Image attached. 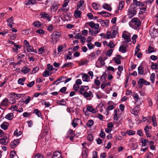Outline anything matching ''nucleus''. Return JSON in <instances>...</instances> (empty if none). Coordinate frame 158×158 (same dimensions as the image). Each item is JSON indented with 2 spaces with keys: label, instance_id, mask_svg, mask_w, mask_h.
Wrapping results in <instances>:
<instances>
[{
  "label": "nucleus",
  "instance_id": "obj_18",
  "mask_svg": "<svg viewBox=\"0 0 158 158\" xmlns=\"http://www.w3.org/2000/svg\"><path fill=\"white\" fill-rule=\"evenodd\" d=\"M149 33L152 37H155L156 36V31L153 28L150 30Z\"/></svg>",
  "mask_w": 158,
  "mask_h": 158
},
{
  "label": "nucleus",
  "instance_id": "obj_24",
  "mask_svg": "<svg viewBox=\"0 0 158 158\" xmlns=\"http://www.w3.org/2000/svg\"><path fill=\"white\" fill-rule=\"evenodd\" d=\"M14 117V114L13 113H9L6 116V118L9 120H11Z\"/></svg>",
  "mask_w": 158,
  "mask_h": 158
},
{
  "label": "nucleus",
  "instance_id": "obj_27",
  "mask_svg": "<svg viewBox=\"0 0 158 158\" xmlns=\"http://www.w3.org/2000/svg\"><path fill=\"white\" fill-rule=\"evenodd\" d=\"M8 100L7 98H5L3 99L2 102L1 104L2 106H7L8 104Z\"/></svg>",
  "mask_w": 158,
  "mask_h": 158
},
{
  "label": "nucleus",
  "instance_id": "obj_8",
  "mask_svg": "<svg viewBox=\"0 0 158 158\" xmlns=\"http://www.w3.org/2000/svg\"><path fill=\"white\" fill-rule=\"evenodd\" d=\"M7 21L8 22V25L11 28H12L13 26V25L14 24L13 17H11L10 18L7 19Z\"/></svg>",
  "mask_w": 158,
  "mask_h": 158
},
{
  "label": "nucleus",
  "instance_id": "obj_3",
  "mask_svg": "<svg viewBox=\"0 0 158 158\" xmlns=\"http://www.w3.org/2000/svg\"><path fill=\"white\" fill-rule=\"evenodd\" d=\"M122 37L125 40V41L123 42V45H127V43L131 41V40L129 36L126 34H123L122 35Z\"/></svg>",
  "mask_w": 158,
  "mask_h": 158
},
{
  "label": "nucleus",
  "instance_id": "obj_39",
  "mask_svg": "<svg viewBox=\"0 0 158 158\" xmlns=\"http://www.w3.org/2000/svg\"><path fill=\"white\" fill-rule=\"evenodd\" d=\"M87 110L89 112H92L93 113H95L96 110L95 109H94L93 107L91 106H88L87 108Z\"/></svg>",
  "mask_w": 158,
  "mask_h": 158
},
{
  "label": "nucleus",
  "instance_id": "obj_47",
  "mask_svg": "<svg viewBox=\"0 0 158 158\" xmlns=\"http://www.w3.org/2000/svg\"><path fill=\"white\" fill-rule=\"evenodd\" d=\"M87 138L88 140L92 141L93 140V134H90L88 135Z\"/></svg>",
  "mask_w": 158,
  "mask_h": 158
},
{
  "label": "nucleus",
  "instance_id": "obj_50",
  "mask_svg": "<svg viewBox=\"0 0 158 158\" xmlns=\"http://www.w3.org/2000/svg\"><path fill=\"white\" fill-rule=\"evenodd\" d=\"M50 75L49 71L46 70H45L43 74V76L44 77H47Z\"/></svg>",
  "mask_w": 158,
  "mask_h": 158
},
{
  "label": "nucleus",
  "instance_id": "obj_10",
  "mask_svg": "<svg viewBox=\"0 0 158 158\" xmlns=\"http://www.w3.org/2000/svg\"><path fill=\"white\" fill-rule=\"evenodd\" d=\"M82 14V12L77 10V9L75 10L74 12V16L76 18H81V15Z\"/></svg>",
  "mask_w": 158,
  "mask_h": 158
},
{
  "label": "nucleus",
  "instance_id": "obj_20",
  "mask_svg": "<svg viewBox=\"0 0 158 158\" xmlns=\"http://www.w3.org/2000/svg\"><path fill=\"white\" fill-rule=\"evenodd\" d=\"M105 37L106 39H109L110 38H114V36H113L112 33L110 31H108L106 34Z\"/></svg>",
  "mask_w": 158,
  "mask_h": 158
},
{
  "label": "nucleus",
  "instance_id": "obj_21",
  "mask_svg": "<svg viewBox=\"0 0 158 158\" xmlns=\"http://www.w3.org/2000/svg\"><path fill=\"white\" fill-rule=\"evenodd\" d=\"M144 80L143 78H140L138 81V84L140 88L143 86V85H144Z\"/></svg>",
  "mask_w": 158,
  "mask_h": 158
},
{
  "label": "nucleus",
  "instance_id": "obj_41",
  "mask_svg": "<svg viewBox=\"0 0 158 158\" xmlns=\"http://www.w3.org/2000/svg\"><path fill=\"white\" fill-rule=\"evenodd\" d=\"M88 62L87 61V60H81L79 62V66H81L84 64H87Z\"/></svg>",
  "mask_w": 158,
  "mask_h": 158
},
{
  "label": "nucleus",
  "instance_id": "obj_61",
  "mask_svg": "<svg viewBox=\"0 0 158 158\" xmlns=\"http://www.w3.org/2000/svg\"><path fill=\"white\" fill-rule=\"evenodd\" d=\"M113 50L112 49H110L107 52L106 55L110 57V56L112 53Z\"/></svg>",
  "mask_w": 158,
  "mask_h": 158
},
{
  "label": "nucleus",
  "instance_id": "obj_49",
  "mask_svg": "<svg viewBox=\"0 0 158 158\" xmlns=\"http://www.w3.org/2000/svg\"><path fill=\"white\" fill-rule=\"evenodd\" d=\"M22 132L20 131H18V129H16L14 132V135H17V136H19L20 135Z\"/></svg>",
  "mask_w": 158,
  "mask_h": 158
},
{
  "label": "nucleus",
  "instance_id": "obj_32",
  "mask_svg": "<svg viewBox=\"0 0 158 158\" xmlns=\"http://www.w3.org/2000/svg\"><path fill=\"white\" fill-rule=\"evenodd\" d=\"M152 120L153 123V125L154 127L157 126V122L156 120V118L155 115L154 114L152 117Z\"/></svg>",
  "mask_w": 158,
  "mask_h": 158
},
{
  "label": "nucleus",
  "instance_id": "obj_6",
  "mask_svg": "<svg viewBox=\"0 0 158 158\" xmlns=\"http://www.w3.org/2000/svg\"><path fill=\"white\" fill-rule=\"evenodd\" d=\"M52 158H63L60 152L58 151L53 153Z\"/></svg>",
  "mask_w": 158,
  "mask_h": 158
},
{
  "label": "nucleus",
  "instance_id": "obj_22",
  "mask_svg": "<svg viewBox=\"0 0 158 158\" xmlns=\"http://www.w3.org/2000/svg\"><path fill=\"white\" fill-rule=\"evenodd\" d=\"M21 48V46L19 45L15 44L14 47L12 48L13 51L15 52H17L18 50V49H20Z\"/></svg>",
  "mask_w": 158,
  "mask_h": 158
},
{
  "label": "nucleus",
  "instance_id": "obj_2",
  "mask_svg": "<svg viewBox=\"0 0 158 158\" xmlns=\"http://www.w3.org/2000/svg\"><path fill=\"white\" fill-rule=\"evenodd\" d=\"M133 97L135 98V102L136 104L139 106L141 104L142 101L139 98V96L137 94H134L132 95Z\"/></svg>",
  "mask_w": 158,
  "mask_h": 158
},
{
  "label": "nucleus",
  "instance_id": "obj_23",
  "mask_svg": "<svg viewBox=\"0 0 158 158\" xmlns=\"http://www.w3.org/2000/svg\"><path fill=\"white\" fill-rule=\"evenodd\" d=\"M138 73L139 74L142 75L144 73L143 67L142 66L140 65L138 68Z\"/></svg>",
  "mask_w": 158,
  "mask_h": 158
},
{
  "label": "nucleus",
  "instance_id": "obj_26",
  "mask_svg": "<svg viewBox=\"0 0 158 158\" xmlns=\"http://www.w3.org/2000/svg\"><path fill=\"white\" fill-rule=\"evenodd\" d=\"M27 50L28 52H34L35 53H36V51H35L33 47L32 46L30 45L27 47Z\"/></svg>",
  "mask_w": 158,
  "mask_h": 158
},
{
  "label": "nucleus",
  "instance_id": "obj_42",
  "mask_svg": "<svg viewBox=\"0 0 158 158\" xmlns=\"http://www.w3.org/2000/svg\"><path fill=\"white\" fill-rule=\"evenodd\" d=\"M149 142L148 140H146L145 139H142V141L141 143H142V146L144 147L145 146L147 143Z\"/></svg>",
  "mask_w": 158,
  "mask_h": 158
},
{
  "label": "nucleus",
  "instance_id": "obj_52",
  "mask_svg": "<svg viewBox=\"0 0 158 158\" xmlns=\"http://www.w3.org/2000/svg\"><path fill=\"white\" fill-rule=\"evenodd\" d=\"M136 6L135 4L133 3L131 5L128 10H134V9L136 8Z\"/></svg>",
  "mask_w": 158,
  "mask_h": 158
},
{
  "label": "nucleus",
  "instance_id": "obj_1",
  "mask_svg": "<svg viewBox=\"0 0 158 158\" xmlns=\"http://www.w3.org/2000/svg\"><path fill=\"white\" fill-rule=\"evenodd\" d=\"M83 96L87 98L88 100H90L93 97V94L92 91H89V92L85 91L83 95Z\"/></svg>",
  "mask_w": 158,
  "mask_h": 158
},
{
  "label": "nucleus",
  "instance_id": "obj_43",
  "mask_svg": "<svg viewBox=\"0 0 158 158\" xmlns=\"http://www.w3.org/2000/svg\"><path fill=\"white\" fill-rule=\"evenodd\" d=\"M73 65V64L72 63H65L64 64V65L62 67V68L65 67H72Z\"/></svg>",
  "mask_w": 158,
  "mask_h": 158
},
{
  "label": "nucleus",
  "instance_id": "obj_60",
  "mask_svg": "<svg viewBox=\"0 0 158 158\" xmlns=\"http://www.w3.org/2000/svg\"><path fill=\"white\" fill-rule=\"evenodd\" d=\"M69 2V0H64L63 4L62 6L63 7H66L68 5V3Z\"/></svg>",
  "mask_w": 158,
  "mask_h": 158
},
{
  "label": "nucleus",
  "instance_id": "obj_48",
  "mask_svg": "<svg viewBox=\"0 0 158 158\" xmlns=\"http://www.w3.org/2000/svg\"><path fill=\"white\" fill-rule=\"evenodd\" d=\"M155 52L154 48L151 46H149L148 48V52L149 53Z\"/></svg>",
  "mask_w": 158,
  "mask_h": 158
},
{
  "label": "nucleus",
  "instance_id": "obj_37",
  "mask_svg": "<svg viewBox=\"0 0 158 158\" xmlns=\"http://www.w3.org/2000/svg\"><path fill=\"white\" fill-rule=\"evenodd\" d=\"M84 1L83 0H80L77 3V10H78L82 6L83 4L84 3Z\"/></svg>",
  "mask_w": 158,
  "mask_h": 158
},
{
  "label": "nucleus",
  "instance_id": "obj_38",
  "mask_svg": "<svg viewBox=\"0 0 158 158\" xmlns=\"http://www.w3.org/2000/svg\"><path fill=\"white\" fill-rule=\"evenodd\" d=\"M23 73H26L30 71V69L26 67H23L21 70Z\"/></svg>",
  "mask_w": 158,
  "mask_h": 158
},
{
  "label": "nucleus",
  "instance_id": "obj_44",
  "mask_svg": "<svg viewBox=\"0 0 158 158\" xmlns=\"http://www.w3.org/2000/svg\"><path fill=\"white\" fill-rule=\"evenodd\" d=\"M94 124V122L92 120H89L87 123V125L88 127H91Z\"/></svg>",
  "mask_w": 158,
  "mask_h": 158
},
{
  "label": "nucleus",
  "instance_id": "obj_28",
  "mask_svg": "<svg viewBox=\"0 0 158 158\" xmlns=\"http://www.w3.org/2000/svg\"><path fill=\"white\" fill-rule=\"evenodd\" d=\"M57 103L60 105H64L66 104V102L64 99H63L61 100H58Z\"/></svg>",
  "mask_w": 158,
  "mask_h": 158
},
{
  "label": "nucleus",
  "instance_id": "obj_35",
  "mask_svg": "<svg viewBox=\"0 0 158 158\" xmlns=\"http://www.w3.org/2000/svg\"><path fill=\"white\" fill-rule=\"evenodd\" d=\"M98 14L103 16H108L110 14V13L106 12V11H102L101 12H98Z\"/></svg>",
  "mask_w": 158,
  "mask_h": 158
},
{
  "label": "nucleus",
  "instance_id": "obj_17",
  "mask_svg": "<svg viewBox=\"0 0 158 158\" xmlns=\"http://www.w3.org/2000/svg\"><path fill=\"white\" fill-rule=\"evenodd\" d=\"M102 7L104 9L106 10L109 11H110L112 10L111 6L106 3L104 4L102 6Z\"/></svg>",
  "mask_w": 158,
  "mask_h": 158
},
{
  "label": "nucleus",
  "instance_id": "obj_31",
  "mask_svg": "<svg viewBox=\"0 0 158 158\" xmlns=\"http://www.w3.org/2000/svg\"><path fill=\"white\" fill-rule=\"evenodd\" d=\"M138 108H139V107L137 106H135L134 107V108L133 109L131 110V113L137 115V114H135V113L138 112Z\"/></svg>",
  "mask_w": 158,
  "mask_h": 158
},
{
  "label": "nucleus",
  "instance_id": "obj_33",
  "mask_svg": "<svg viewBox=\"0 0 158 158\" xmlns=\"http://www.w3.org/2000/svg\"><path fill=\"white\" fill-rule=\"evenodd\" d=\"M35 2V0H29L28 1H26L25 2L26 5H34Z\"/></svg>",
  "mask_w": 158,
  "mask_h": 158
},
{
  "label": "nucleus",
  "instance_id": "obj_19",
  "mask_svg": "<svg viewBox=\"0 0 158 158\" xmlns=\"http://www.w3.org/2000/svg\"><path fill=\"white\" fill-rule=\"evenodd\" d=\"M133 2L135 4L136 6L142 7L144 6V4L143 3L140 2L138 1L137 0H133Z\"/></svg>",
  "mask_w": 158,
  "mask_h": 158
},
{
  "label": "nucleus",
  "instance_id": "obj_14",
  "mask_svg": "<svg viewBox=\"0 0 158 158\" xmlns=\"http://www.w3.org/2000/svg\"><path fill=\"white\" fill-rule=\"evenodd\" d=\"M82 79L83 81L87 82L89 81L90 77L87 74L84 73L82 74Z\"/></svg>",
  "mask_w": 158,
  "mask_h": 158
},
{
  "label": "nucleus",
  "instance_id": "obj_34",
  "mask_svg": "<svg viewBox=\"0 0 158 158\" xmlns=\"http://www.w3.org/2000/svg\"><path fill=\"white\" fill-rule=\"evenodd\" d=\"M33 113H34L35 114L39 117H41V113L40 111L38 109H35L34 110Z\"/></svg>",
  "mask_w": 158,
  "mask_h": 158
},
{
  "label": "nucleus",
  "instance_id": "obj_13",
  "mask_svg": "<svg viewBox=\"0 0 158 158\" xmlns=\"http://www.w3.org/2000/svg\"><path fill=\"white\" fill-rule=\"evenodd\" d=\"M127 45H121L119 48V51L123 53H125L127 51L126 48L127 47Z\"/></svg>",
  "mask_w": 158,
  "mask_h": 158
},
{
  "label": "nucleus",
  "instance_id": "obj_57",
  "mask_svg": "<svg viewBox=\"0 0 158 158\" xmlns=\"http://www.w3.org/2000/svg\"><path fill=\"white\" fill-rule=\"evenodd\" d=\"M11 94L13 95L14 98L17 99L20 98L21 97V94H16L14 93H12Z\"/></svg>",
  "mask_w": 158,
  "mask_h": 158
},
{
  "label": "nucleus",
  "instance_id": "obj_56",
  "mask_svg": "<svg viewBox=\"0 0 158 158\" xmlns=\"http://www.w3.org/2000/svg\"><path fill=\"white\" fill-rule=\"evenodd\" d=\"M113 60L115 61V62L118 64L121 63V60L118 59L117 58L115 57L113 58Z\"/></svg>",
  "mask_w": 158,
  "mask_h": 158
},
{
  "label": "nucleus",
  "instance_id": "obj_29",
  "mask_svg": "<svg viewBox=\"0 0 158 158\" xmlns=\"http://www.w3.org/2000/svg\"><path fill=\"white\" fill-rule=\"evenodd\" d=\"M6 138H3L0 139V143L2 145H6L7 142H6V140L7 139L6 137Z\"/></svg>",
  "mask_w": 158,
  "mask_h": 158
},
{
  "label": "nucleus",
  "instance_id": "obj_53",
  "mask_svg": "<svg viewBox=\"0 0 158 158\" xmlns=\"http://www.w3.org/2000/svg\"><path fill=\"white\" fill-rule=\"evenodd\" d=\"M158 65L157 63H154L153 62H152L151 66V68L152 69H155L157 68Z\"/></svg>",
  "mask_w": 158,
  "mask_h": 158
},
{
  "label": "nucleus",
  "instance_id": "obj_7",
  "mask_svg": "<svg viewBox=\"0 0 158 158\" xmlns=\"http://www.w3.org/2000/svg\"><path fill=\"white\" fill-rule=\"evenodd\" d=\"M40 16H41V18L47 19V20L48 21L51 20V18L49 17V15L48 14L44 12L41 13L40 14Z\"/></svg>",
  "mask_w": 158,
  "mask_h": 158
},
{
  "label": "nucleus",
  "instance_id": "obj_51",
  "mask_svg": "<svg viewBox=\"0 0 158 158\" xmlns=\"http://www.w3.org/2000/svg\"><path fill=\"white\" fill-rule=\"evenodd\" d=\"M31 99V97L28 96H27L26 100L25 101H23V102L25 104L27 105L28 104V103L29 102Z\"/></svg>",
  "mask_w": 158,
  "mask_h": 158
},
{
  "label": "nucleus",
  "instance_id": "obj_11",
  "mask_svg": "<svg viewBox=\"0 0 158 158\" xmlns=\"http://www.w3.org/2000/svg\"><path fill=\"white\" fill-rule=\"evenodd\" d=\"M136 13V11L135 10H128V15L129 18H131Z\"/></svg>",
  "mask_w": 158,
  "mask_h": 158
},
{
  "label": "nucleus",
  "instance_id": "obj_30",
  "mask_svg": "<svg viewBox=\"0 0 158 158\" xmlns=\"http://www.w3.org/2000/svg\"><path fill=\"white\" fill-rule=\"evenodd\" d=\"M124 2L123 1H122L119 2L118 9L120 10H121L123 8L124 5Z\"/></svg>",
  "mask_w": 158,
  "mask_h": 158
},
{
  "label": "nucleus",
  "instance_id": "obj_4",
  "mask_svg": "<svg viewBox=\"0 0 158 158\" xmlns=\"http://www.w3.org/2000/svg\"><path fill=\"white\" fill-rule=\"evenodd\" d=\"M131 21L134 23L138 27H139L141 24V22L140 20L136 18H133Z\"/></svg>",
  "mask_w": 158,
  "mask_h": 158
},
{
  "label": "nucleus",
  "instance_id": "obj_45",
  "mask_svg": "<svg viewBox=\"0 0 158 158\" xmlns=\"http://www.w3.org/2000/svg\"><path fill=\"white\" fill-rule=\"evenodd\" d=\"M155 74L154 73H152L150 76V80L152 83H153L155 81Z\"/></svg>",
  "mask_w": 158,
  "mask_h": 158
},
{
  "label": "nucleus",
  "instance_id": "obj_16",
  "mask_svg": "<svg viewBox=\"0 0 158 158\" xmlns=\"http://www.w3.org/2000/svg\"><path fill=\"white\" fill-rule=\"evenodd\" d=\"M79 119L78 118H74L73 119L72 124L74 127H76L78 125V122H79Z\"/></svg>",
  "mask_w": 158,
  "mask_h": 158
},
{
  "label": "nucleus",
  "instance_id": "obj_58",
  "mask_svg": "<svg viewBox=\"0 0 158 158\" xmlns=\"http://www.w3.org/2000/svg\"><path fill=\"white\" fill-rule=\"evenodd\" d=\"M146 9V8L145 7H144L140 9V10L139 11V14L141 15L143 13H144L145 12V11Z\"/></svg>",
  "mask_w": 158,
  "mask_h": 158
},
{
  "label": "nucleus",
  "instance_id": "obj_25",
  "mask_svg": "<svg viewBox=\"0 0 158 158\" xmlns=\"http://www.w3.org/2000/svg\"><path fill=\"white\" fill-rule=\"evenodd\" d=\"M26 79V78L25 77H23L22 78H19L18 81L19 84H20L21 85H23L24 83L23 82H24Z\"/></svg>",
  "mask_w": 158,
  "mask_h": 158
},
{
  "label": "nucleus",
  "instance_id": "obj_12",
  "mask_svg": "<svg viewBox=\"0 0 158 158\" xmlns=\"http://www.w3.org/2000/svg\"><path fill=\"white\" fill-rule=\"evenodd\" d=\"M88 149L86 148H84L82 153V157L83 158H87V157Z\"/></svg>",
  "mask_w": 158,
  "mask_h": 158
},
{
  "label": "nucleus",
  "instance_id": "obj_55",
  "mask_svg": "<svg viewBox=\"0 0 158 158\" xmlns=\"http://www.w3.org/2000/svg\"><path fill=\"white\" fill-rule=\"evenodd\" d=\"M88 48L89 49H91L93 48L94 47V45L92 44L91 43H89L87 44Z\"/></svg>",
  "mask_w": 158,
  "mask_h": 158
},
{
  "label": "nucleus",
  "instance_id": "obj_46",
  "mask_svg": "<svg viewBox=\"0 0 158 158\" xmlns=\"http://www.w3.org/2000/svg\"><path fill=\"white\" fill-rule=\"evenodd\" d=\"M64 7H62L60 8L59 10L58 11H62V12H66L69 10V7L64 8Z\"/></svg>",
  "mask_w": 158,
  "mask_h": 158
},
{
  "label": "nucleus",
  "instance_id": "obj_36",
  "mask_svg": "<svg viewBox=\"0 0 158 158\" xmlns=\"http://www.w3.org/2000/svg\"><path fill=\"white\" fill-rule=\"evenodd\" d=\"M74 132L72 130H70L67 133V137H70L71 136H74L75 135H73Z\"/></svg>",
  "mask_w": 158,
  "mask_h": 158
},
{
  "label": "nucleus",
  "instance_id": "obj_5",
  "mask_svg": "<svg viewBox=\"0 0 158 158\" xmlns=\"http://www.w3.org/2000/svg\"><path fill=\"white\" fill-rule=\"evenodd\" d=\"M72 102L77 104V106L81 103V100L77 97H75L72 99Z\"/></svg>",
  "mask_w": 158,
  "mask_h": 158
},
{
  "label": "nucleus",
  "instance_id": "obj_59",
  "mask_svg": "<svg viewBox=\"0 0 158 158\" xmlns=\"http://www.w3.org/2000/svg\"><path fill=\"white\" fill-rule=\"evenodd\" d=\"M47 69L49 71H52L54 69L53 67L50 64H47Z\"/></svg>",
  "mask_w": 158,
  "mask_h": 158
},
{
  "label": "nucleus",
  "instance_id": "obj_9",
  "mask_svg": "<svg viewBox=\"0 0 158 158\" xmlns=\"http://www.w3.org/2000/svg\"><path fill=\"white\" fill-rule=\"evenodd\" d=\"M90 27L94 29H97L99 28V25L98 23H95L94 22H91L88 23Z\"/></svg>",
  "mask_w": 158,
  "mask_h": 158
},
{
  "label": "nucleus",
  "instance_id": "obj_15",
  "mask_svg": "<svg viewBox=\"0 0 158 158\" xmlns=\"http://www.w3.org/2000/svg\"><path fill=\"white\" fill-rule=\"evenodd\" d=\"M51 35L55 38L58 39L60 36L61 34L59 32H54Z\"/></svg>",
  "mask_w": 158,
  "mask_h": 158
},
{
  "label": "nucleus",
  "instance_id": "obj_63",
  "mask_svg": "<svg viewBox=\"0 0 158 158\" xmlns=\"http://www.w3.org/2000/svg\"><path fill=\"white\" fill-rule=\"evenodd\" d=\"M79 86L78 85L76 84H74L73 86V89L75 91H77L78 90Z\"/></svg>",
  "mask_w": 158,
  "mask_h": 158
},
{
  "label": "nucleus",
  "instance_id": "obj_40",
  "mask_svg": "<svg viewBox=\"0 0 158 158\" xmlns=\"http://www.w3.org/2000/svg\"><path fill=\"white\" fill-rule=\"evenodd\" d=\"M86 91V90H85V89L83 87V86H81L80 87L79 90V92L80 94L81 95H83V94Z\"/></svg>",
  "mask_w": 158,
  "mask_h": 158
},
{
  "label": "nucleus",
  "instance_id": "obj_64",
  "mask_svg": "<svg viewBox=\"0 0 158 158\" xmlns=\"http://www.w3.org/2000/svg\"><path fill=\"white\" fill-rule=\"evenodd\" d=\"M153 156V154L151 152H149L147 154L146 158H151Z\"/></svg>",
  "mask_w": 158,
  "mask_h": 158
},
{
  "label": "nucleus",
  "instance_id": "obj_62",
  "mask_svg": "<svg viewBox=\"0 0 158 158\" xmlns=\"http://www.w3.org/2000/svg\"><path fill=\"white\" fill-rule=\"evenodd\" d=\"M58 6L56 5H53L52 6H51V9L52 10H53L54 11H56L58 9Z\"/></svg>",
  "mask_w": 158,
  "mask_h": 158
},
{
  "label": "nucleus",
  "instance_id": "obj_54",
  "mask_svg": "<svg viewBox=\"0 0 158 158\" xmlns=\"http://www.w3.org/2000/svg\"><path fill=\"white\" fill-rule=\"evenodd\" d=\"M39 69V67H36L34 68L32 70L31 72V74H34L37 72Z\"/></svg>",
  "mask_w": 158,
  "mask_h": 158
}]
</instances>
